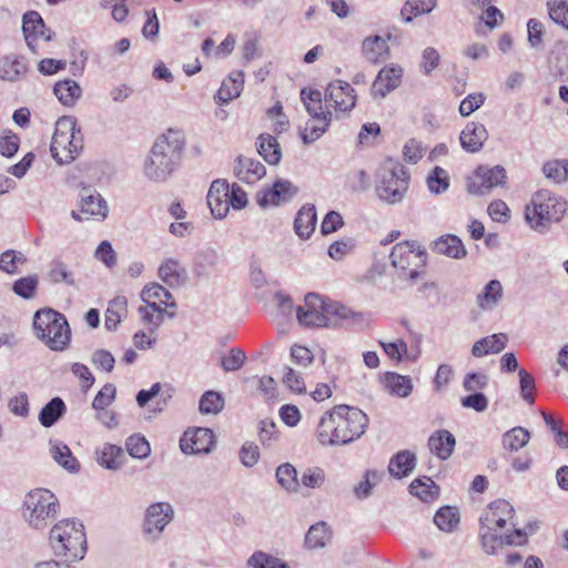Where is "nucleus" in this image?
I'll list each match as a JSON object with an SVG mask.
<instances>
[{
  "label": "nucleus",
  "mask_w": 568,
  "mask_h": 568,
  "mask_svg": "<svg viewBox=\"0 0 568 568\" xmlns=\"http://www.w3.org/2000/svg\"><path fill=\"white\" fill-rule=\"evenodd\" d=\"M362 54L369 63H381L389 55L387 40L377 34L366 37L362 42Z\"/></svg>",
  "instance_id": "24"
},
{
  "label": "nucleus",
  "mask_w": 568,
  "mask_h": 568,
  "mask_svg": "<svg viewBox=\"0 0 568 568\" xmlns=\"http://www.w3.org/2000/svg\"><path fill=\"white\" fill-rule=\"evenodd\" d=\"M416 465V456L409 450H400L395 454L388 464V471L396 478L407 477Z\"/></svg>",
  "instance_id": "34"
},
{
  "label": "nucleus",
  "mask_w": 568,
  "mask_h": 568,
  "mask_svg": "<svg viewBox=\"0 0 568 568\" xmlns=\"http://www.w3.org/2000/svg\"><path fill=\"white\" fill-rule=\"evenodd\" d=\"M434 523L443 531H453L459 523L458 509L450 506L442 507L436 511Z\"/></svg>",
  "instance_id": "47"
},
{
  "label": "nucleus",
  "mask_w": 568,
  "mask_h": 568,
  "mask_svg": "<svg viewBox=\"0 0 568 568\" xmlns=\"http://www.w3.org/2000/svg\"><path fill=\"white\" fill-rule=\"evenodd\" d=\"M214 446V434L209 428L199 427L193 432H185L180 440L184 454H207Z\"/></svg>",
  "instance_id": "17"
},
{
  "label": "nucleus",
  "mask_w": 568,
  "mask_h": 568,
  "mask_svg": "<svg viewBox=\"0 0 568 568\" xmlns=\"http://www.w3.org/2000/svg\"><path fill=\"white\" fill-rule=\"evenodd\" d=\"M487 139L488 132L479 122L467 123L459 136L462 148L469 153L480 151Z\"/></svg>",
  "instance_id": "23"
},
{
  "label": "nucleus",
  "mask_w": 568,
  "mask_h": 568,
  "mask_svg": "<svg viewBox=\"0 0 568 568\" xmlns=\"http://www.w3.org/2000/svg\"><path fill=\"white\" fill-rule=\"evenodd\" d=\"M184 146L185 139L180 131L168 130L160 135L145 160V176L155 182L165 181L180 164Z\"/></svg>",
  "instance_id": "2"
},
{
  "label": "nucleus",
  "mask_w": 568,
  "mask_h": 568,
  "mask_svg": "<svg viewBox=\"0 0 568 568\" xmlns=\"http://www.w3.org/2000/svg\"><path fill=\"white\" fill-rule=\"evenodd\" d=\"M410 173L398 161L386 160L376 173L375 193L379 201L395 205L403 202L409 186Z\"/></svg>",
  "instance_id": "4"
},
{
  "label": "nucleus",
  "mask_w": 568,
  "mask_h": 568,
  "mask_svg": "<svg viewBox=\"0 0 568 568\" xmlns=\"http://www.w3.org/2000/svg\"><path fill=\"white\" fill-rule=\"evenodd\" d=\"M392 265L403 272L410 281L419 277L422 268L426 265L427 252L416 241L397 243L389 255Z\"/></svg>",
  "instance_id": "9"
},
{
  "label": "nucleus",
  "mask_w": 568,
  "mask_h": 568,
  "mask_svg": "<svg viewBox=\"0 0 568 568\" xmlns=\"http://www.w3.org/2000/svg\"><path fill=\"white\" fill-rule=\"evenodd\" d=\"M275 476L277 483L283 489L290 493L297 491V471L293 465L288 463L280 465L276 469Z\"/></svg>",
  "instance_id": "49"
},
{
  "label": "nucleus",
  "mask_w": 568,
  "mask_h": 568,
  "mask_svg": "<svg viewBox=\"0 0 568 568\" xmlns=\"http://www.w3.org/2000/svg\"><path fill=\"white\" fill-rule=\"evenodd\" d=\"M368 416L359 408L336 405L321 417L316 439L323 446H342L361 438L368 426Z\"/></svg>",
  "instance_id": "1"
},
{
  "label": "nucleus",
  "mask_w": 568,
  "mask_h": 568,
  "mask_svg": "<svg viewBox=\"0 0 568 568\" xmlns=\"http://www.w3.org/2000/svg\"><path fill=\"white\" fill-rule=\"evenodd\" d=\"M247 565L251 568H290L285 561L263 551H255L248 558Z\"/></svg>",
  "instance_id": "55"
},
{
  "label": "nucleus",
  "mask_w": 568,
  "mask_h": 568,
  "mask_svg": "<svg viewBox=\"0 0 568 568\" xmlns=\"http://www.w3.org/2000/svg\"><path fill=\"white\" fill-rule=\"evenodd\" d=\"M233 172L239 181L253 184L266 174V169L255 159L239 155L234 161Z\"/></svg>",
  "instance_id": "21"
},
{
  "label": "nucleus",
  "mask_w": 568,
  "mask_h": 568,
  "mask_svg": "<svg viewBox=\"0 0 568 568\" xmlns=\"http://www.w3.org/2000/svg\"><path fill=\"white\" fill-rule=\"evenodd\" d=\"M331 538L329 527L326 523L321 521L312 525L305 535V546L308 549H317L326 546Z\"/></svg>",
  "instance_id": "42"
},
{
  "label": "nucleus",
  "mask_w": 568,
  "mask_h": 568,
  "mask_svg": "<svg viewBox=\"0 0 568 568\" xmlns=\"http://www.w3.org/2000/svg\"><path fill=\"white\" fill-rule=\"evenodd\" d=\"M332 120H315L311 119L305 126L301 138L305 144H310L318 140L327 130Z\"/></svg>",
  "instance_id": "58"
},
{
  "label": "nucleus",
  "mask_w": 568,
  "mask_h": 568,
  "mask_svg": "<svg viewBox=\"0 0 568 568\" xmlns=\"http://www.w3.org/2000/svg\"><path fill=\"white\" fill-rule=\"evenodd\" d=\"M48 276L53 283H65L70 286L74 285L72 273L68 270V265L61 260H53L50 264Z\"/></svg>",
  "instance_id": "57"
},
{
  "label": "nucleus",
  "mask_w": 568,
  "mask_h": 568,
  "mask_svg": "<svg viewBox=\"0 0 568 568\" xmlns=\"http://www.w3.org/2000/svg\"><path fill=\"white\" fill-rule=\"evenodd\" d=\"M432 250L450 258L460 260L467 255V251L462 240L454 234H445L436 239L432 245Z\"/></svg>",
  "instance_id": "26"
},
{
  "label": "nucleus",
  "mask_w": 568,
  "mask_h": 568,
  "mask_svg": "<svg viewBox=\"0 0 568 568\" xmlns=\"http://www.w3.org/2000/svg\"><path fill=\"white\" fill-rule=\"evenodd\" d=\"M383 474L368 469L365 471L363 479L354 487V494L358 499H366L371 494L375 485L382 479Z\"/></svg>",
  "instance_id": "54"
},
{
  "label": "nucleus",
  "mask_w": 568,
  "mask_h": 568,
  "mask_svg": "<svg viewBox=\"0 0 568 568\" xmlns=\"http://www.w3.org/2000/svg\"><path fill=\"white\" fill-rule=\"evenodd\" d=\"M141 298L142 301L154 300L158 301L159 304H164L169 307H175V302H169L172 300V294L170 291L156 283L145 286L141 292Z\"/></svg>",
  "instance_id": "53"
},
{
  "label": "nucleus",
  "mask_w": 568,
  "mask_h": 568,
  "mask_svg": "<svg viewBox=\"0 0 568 568\" xmlns=\"http://www.w3.org/2000/svg\"><path fill=\"white\" fill-rule=\"evenodd\" d=\"M22 30L27 45L36 51V42L38 39L50 41L52 32L44 24L42 17L37 11H28L22 18Z\"/></svg>",
  "instance_id": "18"
},
{
  "label": "nucleus",
  "mask_w": 568,
  "mask_h": 568,
  "mask_svg": "<svg viewBox=\"0 0 568 568\" xmlns=\"http://www.w3.org/2000/svg\"><path fill=\"white\" fill-rule=\"evenodd\" d=\"M508 336L505 333H497L483 337L474 343L471 354L475 357H484L488 354H498L507 345Z\"/></svg>",
  "instance_id": "30"
},
{
  "label": "nucleus",
  "mask_w": 568,
  "mask_h": 568,
  "mask_svg": "<svg viewBox=\"0 0 568 568\" xmlns=\"http://www.w3.org/2000/svg\"><path fill=\"white\" fill-rule=\"evenodd\" d=\"M26 262V255L19 251L7 250L0 254V270L10 275L20 273L19 266Z\"/></svg>",
  "instance_id": "48"
},
{
  "label": "nucleus",
  "mask_w": 568,
  "mask_h": 568,
  "mask_svg": "<svg viewBox=\"0 0 568 568\" xmlns=\"http://www.w3.org/2000/svg\"><path fill=\"white\" fill-rule=\"evenodd\" d=\"M544 175L556 184L568 181V160H550L542 164Z\"/></svg>",
  "instance_id": "45"
},
{
  "label": "nucleus",
  "mask_w": 568,
  "mask_h": 568,
  "mask_svg": "<svg viewBox=\"0 0 568 568\" xmlns=\"http://www.w3.org/2000/svg\"><path fill=\"white\" fill-rule=\"evenodd\" d=\"M185 275V270L175 258L165 260L159 267L160 278L170 286L180 285Z\"/></svg>",
  "instance_id": "38"
},
{
  "label": "nucleus",
  "mask_w": 568,
  "mask_h": 568,
  "mask_svg": "<svg viewBox=\"0 0 568 568\" xmlns=\"http://www.w3.org/2000/svg\"><path fill=\"white\" fill-rule=\"evenodd\" d=\"M530 433L520 426L506 432L501 437L503 447L509 452H517L528 444Z\"/></svg>",
  "instance_id": "43"
},
{
  "label": "nucleus",
  "mask_w": 568,
  "mask_h": 568,
  "mask_svg": "<svg viewBox=\"0 0 568 568\" xmlns=\"http://www.w3.org/2000/svg\"><path fill=\"white\" fill-rule=\"evenodd\" d=\"M546 6L551 21L568 31V0H547Z\"/></svg>",
  "instance_id": "50"
},
{
  "label": "nucleus",
  "mask_w": 568,
  "mask_h": 568,
  "mask_svg": "<svg viewBox=\"0 0 568 568\" xmlns=\"http://www.w3.org/2000/svg\"><path fill=\"white\" fill-rule=\"evenodd\" d=\"M455 445V436L446 429L437 430L428 438L429 450L442 460L450 457Z\"/></svg>",
  "instance_id": "28"
},
{
  "label": "nucleus",
  "mask_w": 568,
  "mask_h": 568,
  "mask_svg": "<svg viewBox=\"0 0 568 568\" xmlns=\"http://www.w3.org/2000/svg\"><path fill=\"white\" fill-rule=\"evenodd\" d=\"M409 493L427 503L438 496L439 488L430 477L423 476L412 481Z\"/></svg>",
  "instance_id": "39"
},
{
  "label": "nucleus",
  "mask_w": 568,
  "mask_h": 568,
  "mask_svg": "<svg viewBox=\"0 0 568 568\" xmlns=\"http://www.w3.org/2000/svg\"><path fill=\"white\" fill-rule=\"evenodd\" d=\"M229 183L225 180H215L212 182L206 195L207 205L215 219H224L229 211Z\"/></svg>",
  "instance_id": "20"
},
{
  "label": "nucleus",
  "mask_w": 568,
  "mask_h": 568,
  "mask_svg": "<svg viewBox=\"0 0 568 568\" xmlns=\"http://www.w3.org/2000/svg\"><path fill=\"white\" fill-rule=\"evenodd\" d=\"M121 454L122 449L119 446L106 444L102 449L97 452V462L106 469L115 470L120 468L118 457H120Z\"/></svg>",
  "instance_id": "52"
},
{
  "label": "nucleus",
  "mask_w": 568,
  "mask_h": 568,
  "mask_svg": "<svg viewBox=\"0 0 568 568\" xmlns=\"http://www.w3.org/2000/svg\"><path fill=\"white\" fill-rule=\"evenodd\" d=\"M427 186L430 193L442 194L449 187V178L447 172L440 168L435 166L427 178Z\"/></svg>",
  "instance_id": "56"
},
{
  "label": "nucleus",
  "mask_w": 568,
  "mask_h": 568,
  "mask_svg": "<svg viewBox=\"0 0 568 568\" xmlns=\"http://www.w3.org/2000/svg\"><path fill=\"white\" fill-rule=\"evenodd\" d=\"M51 457L65 470L75 474L80 470V463L72 455L71 449L61 440H50Z\"/></svg>",
  "instance_id": "32"
},
{
  "label": "nucleus",
  "mask_w": 568,
  "mask_h": 568,
  "mask_svg": "<svg viewBox=\"0 0 568 568\" xmlns=\"http://www.w3.org/2000/svg\"><path fill=\"white\" fill-rule=\"evenodd\" d=\"M53 552L70 560H80L87 552V537L82 523L63 519L57 523L49 537Z\"/></svg>",
  "instance_id": "5"
},
{
  "label": "nucleus",
  "mask_w": 568,
  "mask_h": 568,
  "mask_svg": "<svg viewBox=\"0 0 568 568\" xmlns=\"http://www.w3.org/2000/svg\"><path fill=\"white\" fill-rule=\"evenodd\" d=\"M514 515V507L507 500L498 499L489 505L488 510L480 517V523L487 529H493L494 526L504 528L507 521L515 526L511 521Z\"/></svg>",
  "instance_id": "19"
},
{
  "label": "nucleus",
  "mask_w": 568,
  "mask_h": 568,
  "mask_svg": "<svg viewBox=\"0 0 568 568\" xmlns=\"http://www.w3.org/2000/svg\"><path fill=\"white\" fill-rule=\"evenodd\" d=\"M489 384V376L484 372H471L466 374L463 387L466 392L475 393L486 388Z\"/></svg>",
  "instance_id": "62"
},
{
  "label": "nucleus",
  "mask_w": 568,
  "mask_h": 568,
  "mask_svg": "<svg viewBox=\"0 0 568 568\" xmlns=\"http://www.w3.org/2000/svg\"><path fill=\"white\" fill-rule=\"evenodd\" d=\"M507 181V173L504 166L495 165L488 168L478 166L473 176L467 181V191L475 195L488 194L496 186H504Z\"/></svg>",
  "instance_id": "10"
},
{
  "label": "nucleus",
  "mask_w": 568,
  "mask_h": 568,
  "mask_svg": "<svg viewBox=\"0 0 568 568\" xmlns=\"http://www.w3.org/2000/svg\"><path fill=\"white\" fill-rule=\"evenodd\" d=\"M437 7V0H406L400 9L404 22L410 23L414 18L430 13Z\"/></svg>",
  "instance_id": "37"
},
{
  "label": "nucleus",
  "mask_w": 568,
  "mask_h": 568,
  "mask_svg": "<svg viewBox=\"0 0 568 568\" xmlns=\"http://www.w3.org/2000/svg\"><path fill=\"white\" fill-rule=\"evenodd\" d=\"M301 100L313 121L332 120L331 111H323L322 93L318 90L302 89Z\"/></svg>",
  "instance_id": "33"
},
{
  "label": "nucleus",
  "mask_w": 568,
  "mask_h": 568,
  "mask_svg": "<svg viewBox=\"0 0 568 568\" xmlns=\"http://www.w3.org/2000/svg\"><path fill=\"white\" fill-rule=\"evenodd\" d=\"M126 312V298L124 296H118L113 298L105 312V327L109 331H114L118 324L121 322L122 316Z\"/></svg>",
  "instance_id": "46"
},
{
  "label": "nucleus",
  "mask_w": 568,
  "mask_h": 568,
  "mask_svg": "<svg viewBox=\"0 0 568 568\" xmlns=\"http://www.w3.org/2000/svg\"><path fill=\"white\" fill-rule=\"evenodd\" d=\"M257 152L271 165L278 164L282 158L280 143L271 134H261L258 136Z\"/></svg>",
  "instance_id": "36"
},
{
  "label": "nucleus",
  "mask_w": 568,
  "mask_h": 568,
  "mask_svg": "<svg viewBox=\"0 0 568 568\" xmlns=\"http://www.w3.org/2000/svg\"><path fill=\"white\" fill-rule=\"evenodd\" d=\"M244 85V73L242 71L232 72L227 79H225L216 95L215 101L217 104L223 105L229 103L231 100L237 98Z\"/></svg>",
  "instance_id": "29"
},
{
  "label": "nucleus",
  "mask_w": 568,
  "mask_h": 568,
  "mask_svg": "<svg viewBox=\"0 0 568 568\" xmlns=\"http://www.w3.org/2000/svg\"><path fill=\"white\" fill-rule=\"evenodd\" d=\"M300 189L288 180L277 179L268 189L256 194V202L261 207L278 206L292 201Z\"/></svg>",
  "instance_id": "13"
},
{
  "label": "nucleus",
  "mask_w": 568,
  "mask_h": 568,
  "mask_svg": "<svg viewBox=\"0 0 568 568\" xmlns=\"http://www.w3.org/2000/svg\"><path fill=\"white\" fill-rule=\"evenodd\" d=\"M67 413L65 403L61 397L51 398L39 413V423L45 427H52Z\"/></svg>",
  "instance_id": "35"
},
{
  "label": "nucleus",
  "mask_w": 568,
  "mask_h": 568,
  "mask_svg": "<svg viewBox=\"0 0 568 568\" xmlns=\"http://www.w3.org/2000/svg\"><path fill=\"white\" fill-rule=\"evenodd\" d=\"M568 210V202L547 189L536 191L525 206V221L531 230L546 233L551 224L562 220Z\"/></svg>",
  "instance_id": "3"
},
{
  "label": "nucleus",
  "mask_w": 568,
  "mask_h": 568,
  "mask_svg": "<svg viewBox=\"0 0 568 568\" xmlns=\"http://www.w3.org/2000/svg\"><path fill=\"white\" fill-rule=\"evenodd\" d=\"M224 408V398L221 393L206 390L200 398L199 409L202 414H217Z\"/></svg>",
  "instance_id": "51"
},
{
  "label": "nucleus",
  "mask_w": 568,
  "mask_h": 568,
  "mask_svg": "<svg viewBox=\"0 0 568 568\" xmlns=\"http://www.w3.org/2000/svg\"><path fill=\"white\" fill-rule=\"evenodd\" d=\"M39 280L37 275H30L21 277L13 283V292L26 300H30L34 296Z\"/></svg>",
  "instance_id": "59"
},
{
  "label": "nucleus",
  "mask_w": 568,
  "mask_h": 568,
  "mask_svg": "<svg viewBox=\"0 0 568 568\" xmlns=\"http://www.w3.org/2000/svg\"><path fill=\"white\" fill-rule=\"evenodd\" d=\"M108 203L101 194L94 192L82 194L79 203V210H73L71 216L79 222L90 219L103 221L108 216Z\"/></svg>",
  "instance_id": "14"
},
{
  "label": "nucleus",
  "mask_w": 568,
  "mask_h": 568,
  "mask_svg": "<svg viewBox=\"0 0 568 568\" xmlns=\"http://www.w3.org/2000/svg\"><path fill=\"white\" fill-rule=\"evenodd\" d=\"M317 223L316 207L314 204L303 205L294 220V231L301 240H308L315 231Z\"/></svg>",
  "instance_id": "25"
},
{
  "label": "nucleus",
  "mask_w": 568,
  "mask_h": 568,
  "mask_svg": "<svg viewBox=\"0 0 568 568\" xmlns=\"http://www.w3.org/2000/svg\"><path fill=\"white\" fill-rule=\"evenodd\" d=\"M27 68L18 58L6 57L0 59V78L7 81H18L24 75Z\"/></svg>",
  "instance_id": "44"
},
{
  "label": "nucleus",
  "mask_w": 568,
  "mask_h": 568,
  "mask_svg": "<svg viewBox=\"0 0 568 568\" xmlns=\"http://www.w3.org/2000/svg\"><path fill=\"white\" fill-rule=\"evenodd\" d=\"M116 388L113 384H105L95 395L92 402V407L95 410H104L105 407L112 404L115 398Z\"/></svg>",
  "instance_id": "64"
},
{
  "label": "nucleus",
  "mask_w": 568,
  "mask_h": 568,
  "mask_svg": "<svg viewBox=\"0 0 568 568\" xmlns=\"http://www.w3.org/2000/svg\"><path fill=\"white\" fill-rule=\"evenodd\" d=\"M126 450L133 458H145L151 453L149 442L140 435H132L126 440Z\"/></svg>",
  "instance_id": "60"
},
{
  "label": "nucleus",
  "mask_w": 568,
  "mask_h": 568,
  "mask_svg": "<svg viewBox=\"0 0 568 568\" xmlns=\"http://www.w3.org/2000/svg\"><path fill=\"white\" fill-rule=\"evenodd\" d=\"M325 312L327 317H335L348 326H362L366 322V316L362 312H355L349 307L333 301H325Z\"/></svg>",
  "instance_id": "27"
},
{
  "label": "nucleus",
  "mask_w": 568,
  "mask_h": 568,
  "mask_svg": "<svg viewBox=\"0 0 568 568\" xmlns=\"http://www.w3.org/2000/svg\"><path fill=\"white\" fill-rule=\"evenodd\" d=\"M53 92L63 105L71 106L81 97L82 90L75 81L64 80L54 85Z\"/></svg>",
  "instance_id": "41"
},
{
  "label": "nucleus",
  "mask_w": 568,
  "mask_h": 568,
  "mask_svg": "<svg viewBox=\"0 0 568 568\" xmlns=\"http://www.w3.org/2000/svg\"><path fill=\"white\" fill-rule=\"evenodd\" d=\"M174 509L170 503L158 501L151 504L144 515L143 534L150 539L156 540L172 521Z\"/></svg>",
  "instance_id": "11"
},
{
  "label": "nucleus",
  "mask_w": 568,
  "mask_h": 568,
  "mask_svg": "<svg viewBox=\"0 0 568 568\" xmlns=\"http://www.w3.org/2000/svg\"><path fill=\"white\" fill-rule=\"evenodd\" d=\"M403 78V69L396 64L385 65L377 73L371 94L374 99H384L389 92L399 87Z\"/></svg>",
  "instance_id": "15"
},
{
  "label": "nucleus",
  "mask_w": 568,
  "mask_h": 568,
  "mask_svg": "<svg viewBox=\"0 0 568 568\" xmlns=\"http://www.w3.org/2000/svg\"><path fill=\"white\" fill-rule=\"evenodd\" d=\"M356 101L355 91L348 82L335 81L327 85L325 102L338 111H349Z\"/></svg>",
  "instance_id": "16"
},
{
  "label": "nucleus",
  "mask_w": 568,
  "mask_h": 568,
  "mask_svg": "<svg viewBox=\"0 0 568 568\" xmlns=\"http://www.w3.org/2000/svg\"><path fill=\"white\" fill-rule=\"evenodd\" d=\"M24 518L34 529L45 528L59 509L58 498L48 489L31 490L24 497Z\"/></svg>",
  "instance_id": "8"
},
{
  "label": "nucleus",
  "mask_w": 568,
  "mask_h": 568,
  "mask_svg": "<svg viewBox=\"0 0 568 568\" xmlns=\"http://www.w3.org/2000/svg\"><path fill=\"white\" fill-rule=\"evenodd\" d=\"M305 306L296 307V317L301 325L307 327L329 326L331 318L325 312V301L316 293H308L304 298Z\"/></svg>",
  "instance_id": "12"
},
{
  "label": "nucleus",
  "mask_w": 568,
  "mask_h": 568,
  "mask_svg": "<svg viewBox=\"0 0 568 568\" xmlns=\"http://www.w3.org/2000/svg\"><path fill=\"white\" fill-rule=\"evenodd\" d=\"M83 148V135L73 116H62L55 123L50 152L59 164L72 162Z\"/></svg>",
  "instance_id": "7"
},
{
  "label": "nucleus",
  "mask_w": 568,
  "mask_h": 568,
  "mask_svg": "<svg viewBox=\"0 0 568 568\" xmlns=\"http://www.w3.org/2000/svg\"><path fill=\"white\" fill-rule=\"evenodd\" d=\"M385 387L398 397H407L413 389L412 379L408 376L399 375L394 372H387L384 375Z\"/></svg>",
  "instance_id": "40"
},
{
  "label": "nucleus",
  "mask_w": 568,
  "mask_h": 568,
  "mask_svg": "<svg viewBox=\"0 0 568 568\" xmlns=\"http://www.w3.org/2000/svg\"><path fill=\"white\" fill-rule=\"evenodd\" d=\"M504 290L500 281L490 280L477 295V306L484 311H493L503 300Z\"/></svg>",
  "instance_id": "31"
},
{
  "label": "nucleus",
  "mask_w": 568,
  "mask_h": 568,
  "mask_svg": "<svg viewBox=\"0 0 568 568\" xmlns=\"http://www.w3.org/2000/svg\"><path fill=\"white\" fill-rule=\"evenodd\" d=\"M220 263L219 252L211 246L197 251L193 258L192 273L196 278L207 280Z\"/></svg>",
  "instance_id": "22"
},
{
  "label": "nucleus",
  "mask_w": 568,
  "mask_h": 568,
  "mask_svg": "<svg viewBox=\"0 0 568 568\" xmlns=\"http://www.w3.org/2000/svg\"><path fill=\"white\" fill-rule=\"evenodd\" d=\"M33 331L36 336L52 351L61 352L70 343L71 331L65 316L52 308L36 312Z\"/></svg>",
  "instance_id": "6"
},
{
  "label": "nucleus",
  "mask_w": 568,
  "mask_h": 568,
  "mask_svg": "<svg viewBox=\"0 0 568 568\" xmlns=\"http://www.w3.org/2000/svg\"><path fill=\"white\" fill-rule=\"evenodd\" d=\"M519 376V386H520V394L523 399L528 405H534L535 403V379L532 375H530L526 369L520 368L518 371Z\"/></svg>",
  "instance_id": "61"
},
{
  "label": "nucleus",
  "mask_w": 568,
  "mask_h": 568,
  "mask_svg": "<svg viewBox=\"0 0 568 568\" xmlns=\"http://www.w3.org/2000/svg\"><path fill=\"white\" fill-rule=\"evenodd\" d=\"M246 359L245 353L241 348H231L229 355L221 358V366L224 372L239 371Z\"/></svg>",
  "instance_id": "63"
}]
</instances>
